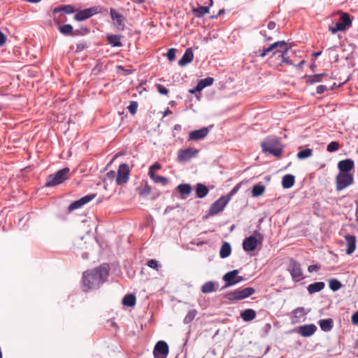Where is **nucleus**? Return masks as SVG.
<instances>
[{"label":"nucleus","mask_w":358,"mask_h":358,"mask_svg":"<svg viewBox=\"0 0 358 358\" xmlns=\"http://www.w3.org/2000/svg\"><path fill=\"white\" fill-rule=\"evenodd\" d=\"M231 252V247L229 243L224 242L220 250V256L221 258L224 259L228 257Z\"/></svg>","instance_id":"obj_33"},{"label":"nucleus","mask_w":358,"mask_h":358,"mask_svg":"<svg viewBox=\"0 0 358 358\" xmlns=\"http://www.w3.org/2000/svg\"><path fill=\"white\" fill-rule=\"evenodd\" d=\"M345 240L347 242L346 253L350 255L353 253L356 248V238L353 235H346Z\"/></svg>","instance_id":"obj_23"},{"label":"nucleus","mask_w":358,"mask_h":358,"mask_svg":"<svg viewBox=\"0 0 358 358\" xmlns=\"http://www.w3.org/2000/svg\"><path fill=\"white\" fill-rule=\"evenodd\" d=\"M256 317V312L251 308L245 309L241 312V317L245 322H250Z\"/></svg>","instance_id":"obj_28"},{"label":"nucleus","mask_w":358,"mask_h":358,"mask_svg":"<svg viewBox=\"0 0 358 358\" xmlns=\"http://www.w3.org/2000/svg\"><path fill=\"white\" fill-rule=\"evenodd\" d=\"M6 40V37L4 34L0 31V45H2Z\"/></svg>","instance_id":"obj_60"},{"label":"nucleus","mask_w":358,"mask_h":358,"mask_svg":"<svg viewBox=\"0 0 358 358\" xmlns=\"http://www.w3.org/2000/svg\"><path fill=\"white\" fill-rule=\"evenodd\" d=\"M320 268V266H319L317 264H313V265H310L308 267V271L310 273H313L314 271H318Z\"/></svg>","instance_id":"obj_58"},{"label":"nucleus","mask_w":358,"mask_h":358,"mask_svg":"<svg viewBox=\"0 0 358 358\" xmlns=\"http://www.w3.org/2000/svg\"><path fill=\"white\" fill-rule=\"evenodd\" d=\"M151 187L148 185L147 180H143L141 185L136 187V190L141 197H146L151 192Z\"/></svg>","instance_id":"obj_20"},{"label":"nucleus","mask_w":358,"mask_h":358,"mask_svg":"<svg viewBox=\"0 0 358 358\" xmlns=\"http://www.w3.org/2000/svg\"><path fill=\"white\" fill-rule=\"evenodd\" d=\"M244 280L243 277L242 276H238V275H236V284L238 283V282H242L243 280Z\"/></svg>","instance_id":"obj_64"},{"label":"nucleus","mask_w":358,"mask_h":358,"mask_svg":"<svg viewBox=\"0 0 358 358\" xmlns=\"http://www.w3.org/2000/svg\"><path fill=\"white\" fill-rule=\"evenodd\" d=\"M83 206L80 199L72 202L68 207L69 212H71L76 209L80 208Z\"/></svg>","instance_id":"obj_49"},{"label":"nucleus","mask_w":358,"mask_h":358,"mask_svg":"<svg viewBox=\"0 0 358 358\" xmlns=\"http://www.w3.org/2000/svg\"><path fill=\"white\" fill-rule=\"evenodd\" d=\"M238 273V271L236 269L225 273L222 277V280L225 282V285L223 286L222 289L236 285L235 280Z\"/></svg>","instance_id":"obj_19"},{"label":"nucleus","mask_w":358,"mask_h":358,"mask_svg":"<svg viewBox=\"0 0 358 358\" xmlns=\"http://www.w3.org/2000/svg\"><path fill=\"white\" fill-rule=\"evenodd\" d=\"M169 352V345L164 341H158L153 350V355L155 358H166Z\"/></svg>","instance_id":"obj_14"},{"label":"nucleus","mask_w":358,"mask_h":358,"mask_svg":"<svg viewBox=\"0 0 358 358\" xmlns=\"http://www.w3.org/2000/svg\"><path fill=\"white\" fill-rule=\"evenodd\" d=\"M294 317L297 319L295 322H298L301 317L306 315L303 307H298L293 310Z\"/></svg>","instance_id":"obj_45"},{"label":"nucleus","mask_w":358,"mask_h":358,"mask_svg":"<svg viewBox=\"0 0 358 358\" xmlns=\"http://www.w3.org/2000/svg\"><path fill=\"white\" fill-rule=\"evenodd\" d=\"M329 288L332 291L336 292L341 288L342 283L338 280L334 278V279H331L329 280Z\"/></svg>","instance_id":"obj_42"},{"label":"nucleus","mask_w":358,"mask_h":358,"mask_svg":"<svg viewBox=\"0 0 358 358\" xmlns=\"http://www.w3.org/2000/svg\"><path fill=\"white\" fill-rule=\"evenodd\" d=\"M109 273L110 266L108 264H102L96 268L83 272L82 278L83 291L98 289L106 282Z\"/></svg>","instance_id":"obj_1"},{"label":"nucleus","mask_w":358,"mask_h":358,"mask_svg":"<svg viewBox=\"0 0 358 358\" xmlns=\"http://www.w3.org/2000/svg\"><path fill=\"white\" fill-rule=\"evenodd\" d=\"M199 153V150L193 148L180 149L178 151L177 161L178 162H186L196 157Z\"/></svg>","instance_id":"obj_10"},{"label":"nucleus","mask_w":358,"mask_h":358,"mask_svg":"<svg viewBox=\"0 0 358 358\" xmlns=\"http://www.w3.org/2000/svg\"><path fill=\"white\" fill-rule=\"evenodd\" d=\"M177 190L182 196H187L192 192V188L188 183L180 184L176 187Z\"/></svg>","instance_id":"obj_35"},{"label":"nucleus","mask_w":358,"mask_h":358,"mask_svg":"<svg viewBox=\"0 0 358 358\" xmlns=\"http://www.w3.org/2000/svg\"><path fill=\"white\" fill-rule=\"evenodd\" d=\"M194 58V54L191 48H187L181 59L178 61V65L184 66L190 63Z\"/></svg>","instance_id":"obj_21"},{"label":"nucleus","mask_w":358,"mask_h":358,"mask_svg":"<svg viewBox=\"0 0 358 358\" xmlns=\"http://www.w3.org/2000/svg\"><path fill=\"white\" fill-rule=\"evenodd\" d=\"M340 148V144L337 141H331L327 145V150L329 152H333L337 151Z\"/></svg>","instance_id":"obj_47"},{"label":"nucleus","mask_w":358,"mask_h":358,"mask_svg":"<svg viewBox=\"0 0 358 358\" xmlns=\"http://www.w3.org/2000/svg\"><path fill=\"white\" fill-rule=\"evenodd\" d=\"M241 187V183H238L231 189V190L227 194L222 196L227 203H229L231 197L238 192Z\"/></svg>","instance_id":"obj_41"},{"label":"nucleus","mask_w":358,"mask_h":358,"mask_svg":"<svg viewBox=\"0 0 358 358\" xmlns=\"http://www.w3.org/2000/svg\"><path fill=\"white\" fill-rule=\"evenodd\" d=\"M90 33V29L87 27H80L79 29H76L73 31V37L78 36H85Z\"/></svg>","instance_id":"obj_44"},{"label":"nucleus","mask_w":358,"mask_h":358,"mask_svg":"<svg viewBox=\"0 0 358 358\" xmlns=\"http://www.w3.org/2000/svg\"><path fill=\"white\" fill-rule=\"evenodd\" d=\"M197 315V310L195 309L190 310L184 318L183 322L185 324H189L193 321Z\"/></svg>","instance_id":"obj_43"},{"label":"nucleus","mask_w":358,"mask_h":358,"mask_svg":"<svg viewBox=\"0 0 358 358\" xmlns=\"http://www.w3.org/2000/svg\"><path fill=\"white\" fill-rule=\"evenodd\" d=\"M209 133L208 127H203L200 129H196L191 131L189 134V141H199L204 138Z\"/></svg>","instance_id":"obj_18"},{"label":"nucleus","mask_w":358,"mask_h":358,"mask_svg":"<svg viewBox=\"0 0 358 358\" xmlns=\"http://www.w3.org/2000/svg\"><path fill=\"white\" fill-rule=\"evenodd\" d=\"M224 13V9H221L219 10L218 13L215 15H212L210 17L211 18H217V17H219L220 15H221L222 13Z\"/></svg>","instance_id":"obj_63"},{"label":"nucleus","mask_w":358,"mask_h":358,"mask_svg":"<svg viewBox=\"0 0 358 358\" xmlns=\"http://www.w3.org/2000/svg\"><path fill=\"white\" fill-rule=\"evenodd\" d=\"M227 204L228 203L226 201L225 199L222 196H220L210 205L208 210L207 211L206 217L214 216L222 212Z\"/></svg>","instance_id":"obj_11"},{"label":"nucleus","mask_w":358,"mask_h":358,"mask_svg":"<svg viewBox=\"0 0 358 358\" xmlns=\"http://www.w3.org/2000/svg\"><path fill=\"white\" fill-rule=\"evenodd\" d=\"M161 169V165L158 162H155L153 165L150 166L149 168V175L151 173H154L155 170H158Z\"/></svg>","instance_id":"obj_56"},{"label":"nucleus","mask_w":358,"mask_h":358,"mask_svg":"<svg viewBox=\"0 0 358 358\" xmlns=\"http://www.w3.org/2000/svg\"><path fill=\"white\" fill-rule=\"evenodd\" d=\"M166 57L169 61L174 60L176 58V50L174 48L169 49L166 53Z\"/></svg>","instance_id":"obj_55"},{"label":"nucleus","mask_w":358,"mask_h":358,"mask_svg":"<svg viewBox=\"0 0 358 358\" xmlns=\"http://www.w3.org/2000/svg\"><path fill=\"white\" fill-rule=\"evenodd\" d=\"M110 15L112 20L115 22V26L120 31H123L125 29V18L124 16L116 11L114 8H110Z\"/></svg>","instance_id":"obj_15"},{"label":"nucleus","mask_w":358,"mask_h":358,"mask_svg":"<svg viewBox=\"0 0 358 358\" xmlns=\"http://www.w3.org/2000/svg\"><path fill=\"white\" fill-rule=\"evenodd\" d=\"M53 21L55 24L59 27L62 22L66 21V18H62V15H59V13L53 14Z\"/></svg>","instance_id":"obj_50"},{"label":"nucleus","mask_w":358,"mask_h":358,"mask_svg":"<svg viewBox=\"0 0 358 358\" xmlns=\"http://www.w3.org/2000/svg\"><path fill=\"white\" fill-rule=\"evenodd\" d=\"M52 14H59L64 13V14H72L76 12L75 8L72 5H62L56 8H54L52 10Z\"/></svg>","instance_id":"obj_22"},{"label":"nucleus","mask_w":358,"mask_h":358,"mask_svg":"<svg viewBox=\"0 0 358 358\" xmlns=\"http://www.w3.org/2000/svg\"><path fill=\"white\" fill-rule=\"evenodd\" d=\"M129 167L127 164H121L119 166L117 176H116V184L117 185H122L127 183L129 179Z\"/></svg>","instance_id":"obj_12"},{"label":"nucleus","mask_w":358,"mask_h":358,"mask_svg":"<svg viewBox=\"0 0 358 358\" xmlns=\"http://www.w3.org/2000/svg\"><path fill=\"white\" fill-rule=\"evenodd\" d=\"M313 155V150L310 148H306L303 150H300L296 156L297 158L299 159H305L306 158H308Z\"/></svg>","instance_id":"obj_40"},{"label":"nucleus","mask_w":358,"mask_h":358,"mask_svg":"<svg viewBox=\"0 0 358 358\" xmlns=\"http://www.w3.org/2000/svg\"><path fill=\"white\" fill-rule=\"evenodd\" d=\"M288 52H286L285 53L280 52V55L279 57H281V62L280 63V65H282V64H289L290 65L296 66V65L294 64L291 59H289V57H287Z\"/></svg>","instance_id":"obj_48"},{"label":"nucleus","mask_w":358,"mask_h":358,"mask_svg":"<svg viewBox=\"0 0 358 358\" xmlns=\"http://www.w3.org/2000/svg\"><path fill=\"white\" fill-rule=\"evenodd\" d=\"M255 293V289L251 287H248L243 289H236L235 290L229 292L224 295V298L234 301L245 299Z\"/></svg>","instance_id":"obj_5"},{"label":"nucleus","mask_w":358,"mask_h":358,"mask_svg":"<svg viewBox=\"0 0 358 358\" xmlns=\"http://www.w3.org/2000/svg\"><path fill=\"white\" fill-rule=\"evenodd\" d=\"M156 87L159 94L166 95L169 93V90L161 84H157Z\"/></svg>","instance_id":"obj_54"},{"label":"nucleus","mask_w":358,"mask_h":358,"mask_svg":"<svg viewBox=\"0 0 358 358\" xmlns=\"http://www.w3.org/2000/svg\"><path fill=\"white\" fill-rule=\"evenodd\" d=\"M148 266H149L151 268H153L156 271H159L162 268V266L160 264H159L158 261L156 259H152L148 261L147 262Z\"/></svg>","instance_id":"obj_46"},{"label":"nucleus","mask_w":358,"mask_h":358,"mask_svg":"<svg viewBox=\"0 0 358 358\" xmlns=\"http://www.w3.org/2000/svg\"><path fill=\"white\" fill-rule=\"evenodd\" d=\"M264 153H269L276 157H280L283 153V146L279 139L273 136H268L261 143Z\"/></svg>","instance_id":"obj_2"},{"label":"nucleus","mask_w":358,"mask_h":358,"mask_svg":"<svg viewBox=\"0 0 358 358\" xmlns=\"http://www.w3.org/2000/svg\"><path fill=\"white\" fill-rule=\"evenodd\" d=\"M115 176V172L114 171H110L106 173V176L108 178H113Z\"/></svg>","instance_id":"obj_62"},{"label":"nucleus","mask_w":358,"mask_h":358,"mask_svg":"<svg viewBox=\"0 0 358 358\" xmlns=\"http://www.w3.org/2000/svg\"><path fill=\"white\" fill-rule=\"evenodd\" d=\"M58 29L64 36H72L73 28V26L70 24H66L62 26H59Z\"/></svg>","instance_id":"obj_36"},{"label":"nucleus","mask_w":358,"mask_h":358,"mask_svg":"<svg viewBox=\"0 0 358 358\" xmlns=\"http://www.w3.org/2000/svg\"><path fill=\"white\" fill-rule=\"evenodd\" d=\"M192 11L195 17L201 18L209 13V7L199 5L196 8H192Z\"/></svg>","instance_id":"obj_27"},{"label":"nucleus","mask_w":358,"mask_h":358,"mask_svg":"<svg viewBox=\"0 0 358 358\" xmlns=\"http://www.w3.org/2000/svg\"><path fill=\"white\" fill-rule=\"evenodd\" d=\"M87 48H88L87 43L86 42H85V41H82V42H80V43L77 44L76 52V53L80 52L83 50H85V49H86Z\"/></svg>","instance_id":"obj_53"},{"label":"nucleus","mask_w":358,"mask_h":358,"mask_svg":"<svg viewBox=\"0 0 358 358\" xmlns=\"http://www.w3.org/2000/svg\"><path fill=\"white\" fill-rule=\"evenodd\" d=\"M352 323L355 325L358 324V310L356 311L351 317Z\"/></svg>","instance_id":"obj_59"},{"label":"nucleus","mask_w":358,"mask_h":358,"mask_svg":"<svg viewBox=\"0 0 358 358\" xmlns=\"http://www.w3.org/2000/svg\"><path fill=\"white\" fill-rule=\"evenodd\" d=\"M136 303V299L134 294H126L122 299V304L127 307H133Z\"/></svg>","instance_id":"obj_34"},{"label":"nucleus","mask_w":358,"mask_h":358,"mask_svg":"<svg viewBox=\"0 0 358 358\" xmlns=\"http://www.w3.org/2000/svg\"><path fill=\"white\" fill-rule=\"evenodd\" d=\"M95 196H96V194H87L86 196H83L82 198H80V200L84 206L85 204L89 203L93 199H94Z\"/></svg>","instance_id":"obj_51"},{"label":"nucleus","mask_w":358,"mask_h":358,"mask_svg":"<svg viewBox=\"0 0 358 358\" xmlns=\"http://www.w3.org/2000/svg\"><path fill=\"white\" fill-rule=\"evenodd\" d=\"M317 328L314 324L299 326L297 330L299 334L303 337H310L315 334Z\"/></svg>","instance_id":"obj_17"},{"label":"nucleus","mask_w":358,"mask_h":358,"mask_svg":"<svg viewBox=\"0 0 358 358\" xmlns=\"http://www.w3.org/2000/svg\"><path fill=\"white\" fill-rule=\"evenodd\" d=\"M99 12V8L97 6L85 8L77 11L74 15V20L76 21H83Z\"/></svg>","instance_id":"obj_13"},{"label":"nucleus","mask_w":358,"mask_h":358,"mask_svg":"<svg viewBox=\"0 0 358 358\" xmlns=\"http://www.w3.org/2000/svg\"><path fill=\"white\" fill-rule=\"evenodd\" d=\"M265 187L262 184H256L253 186L252 189V195L254 197H257L264 194Z\"/></svg>","instance_id":"obj_37"},{"label":"nucleus","mask_w":358,"mask_h":358,"mask_svg":"<svg viewBox=\"0 0 358 358\" xmlns=\"http://www.w3.org/2000/svg\"><path fill=\"white\" fill-rule=\"evenodd\" d=\"M352 25V20L350 15L347 13H341L340 19L336 22L334 27H329V30L332 34H336L338 31H345Z\"/></svg>","instance_id":"obj_9"},{"label":"nucleus","mask_w":358,"mask_h":358,"mask_svg":"<svg viewBox=\"0 0 358 358\" xmlns=\"http://www.w3.org/2000/svg\"><path fill=\"white\" fill-rule=\"evenodd\" d=\"M338 169L339 173H350V172L355 169V162L351 159H346L338 162Z\"/></svg>","instance_id":"obj_16"},{"label":"nucleus","mask_w":358,"mask_h":358,"mask_svg":"<svg viewBox=\"0 0 358 358\" xmlns=\"http://www.w3.org/2000/svg\"><path fill=\"white\" fill-rule=\"evenodd\" d=\"M325 287V283L324 282H316L312 284H310L307 287V290L310 294H315L316 292H319L322 290Z\"/></svg>","instance_id":"obj_26"},{"label":"nucleus","mask_w":358,"mask_h":358,"mask_svg":"<svg viewBox=\"0 0 358 358\" xmlns=\"http://www.w3.org/2000/svg\"><path fill=\"white\" fill-rule=\"evenodd\" d=\"M150 177L156 183H162L164 186L169 183L168 178L162 176L156 175L155 173H151V174H150Z\"/></svg>","instance_id":"obj_38"},{"label":"nucleus","mask_w":358,"mask_h":358,"mask_svg":"<svg viewBox=\"0 0 358 358\" xmlns=\"http://www.w3.org/2000/svg\"><path fill=\"white\" fill-rule=\"evenodd\" d=\"M214 79L212 77H207L204 79H201L198 82L196 86V90L198 92H201L205 87L212 85Z\"/></svg>","instance_id":"obj_31"},{"label":"nucleus","mask_w":358,"mask_h":358,"mask_svg":"<svg viewBox=\"0 0 358 358\" xmlns=\"http://www.w3.org/2000/svg\"><path fill=\"white\" fill-rule=\"evenodd\" d=\"M287 271L290 273L292 280L296 283L305 278L301 264L294 259L289 260Z\"/></svg>","instance_id":"obj_8"},{"label":"nucleus","mask_w":358,"mask_h":358,"mask_svg":"<svg viewBox=\"0 0 358 358\" xmlns=\"http://www.w3.org/2000/svg\"><path fill=\"white\" fill-rule=\"evenodd\" d=\"M354 183V176L352 173H338L336 177V189L340 192Z\"/></svg>","instance_id":"obj_7"},{"label":"nucleus","mask_w":358,"mask_h":358,"mask_svg":"<svg viewBox=\"0 0 358 358\" xmlns=\"http://www.w3.org/2000/svg\"><path fill=\"white\" fill-rule=\"evenodd\" d=\"M122 36L117 34H109L106 36L107 42L113 47H122Z\"/></svg>","instance_id":"obj_25"},{"label":"nucleus","mask_w":358,"mask_h":358,"mask_svg":"<svg viewBox=\"0 0 358 358\" xmlns=\"http://www.w3.org/2000/svg\"><path fill=\"white\" fill-rule=\"evenodd\" d=\"M138 108V103L136 101H131L129 106H128V110L131 114L134 115Z\"/></svg>","instance_id":"obj_52"},{"label":"nucleus","mask_w":358,"mask_h":358,"mask_svg":"<svg viewBox=\"0 0 358 358\" xmlns=\"http://www.w3.org/2000/svg\"><path fill=\"white\" fill-rule=\"evenodd\" d=\"M215 284L213 281H208L203 285L201 287V292L203 293H210L216 291L217 288L215 287Z\"/></svg>","instance_id":"obj_39"},{"label":"nucleus","mask_w":358,"mask_h":358,"mask_svg":"<svg viewBox=\"0 0 358 358\" xmlns=\"http://www.w3.org/2000/svg\"><path fill=\"white\" fill-rule=\"evenodd\" d=\"M318 324L320 329L325 332L331 331L334 327V322L331 318L320 320Z\"/></svg>","instance_id":"obj_30"},{"label":"nucleus","mask_w":358,"mask_h":358,"mask_svg":"<svg viewBox=\"0 0 358 358\" xmlns=\"http://www.w3.org/2000/svg\"><path fill=\"white\" fill-rule=\"evenodd\" d=\"M295 182V177L292 174H287L283 176L282 186L284 189L291 188Z\"/></svg>","instance_id":"obj_29"},{"label":"nucleus","mask_w":358,"mask_h":358,"mask_svg":"<svg viewBox=\"0 0 358 358\" xmlns=\"http://www.w3.org/2000/svg\"><path fill=\"white\" fill-rule=\"evenodd\" d=\"M327 90V86L324 85H320L317 87L316 92L318 94H323Z\"/></svg>","instance_id":"obj_57"},{"label":"nucleus","mask_w":358,"mask_h":358,"mask_svg":"<svg viewBox=\"0 0 358 358\" xmlns=\"http://www.w3.org/2000/svg\"><path fill=\"white\" fill-rule=\"evenodd\" d=\"M276 26V24L275 22H273V21H270L268 23V25H267V27L268 29L270 30H273L275 29Z\"/></svg>","instance_id":"obj_61"},{"label":"nucleus","mask_w":358,"mask_h":358,"mask_svg":"<svg viewBox=\"0 0 358 358\" xmlns=\"http://www.w3.org/2000/svg\"><path fill=\"white\" fill-rule=\"evenodd\" d=\"M291 48L292 45L287 43L285 41H279L275 42L267 48L264 47L262 50H259V55H257L261 57H264L270 52H273V55L280 52L285 53L288 52Z\"/></svg>","instance_id":"obj_4"},{"label":"nucleus","mask_w":358,"mask_h":358,"mask_svg":"<svg viewBox=\"0 0 358 358\" xmlns=\"http://www.w3.org/2000/svg\"><path fill=\"white\" fill-rule=\"evenodd\" d=\"M327 74L323 73H317L314 75H306L304 78L306 79V82L307 84L313 85L317 83H320L322 81V78L326 77Z\"/></svg>","instance_id":"obj_24"},{"label":"nucleus","mask_w":358,"mask_h":358,"mask_svg":"<svg viewBox=\"0 0 358 358\" xmlns=\"http://www.w3.org/2000/svg\"><path fill=\"white\" fill-rule=\"evenodd\" d=\"M209 192L208 188L202 183H197L196 186V197L202 199L205 197Z\"/></svg>","instance_id":"obj_32"},{"label":"nucleus","mask_w":358,"mask_h":358,"mask_svg":"<svg viewBox=\"0 0 358 358\" xmlns=\"http://www.w3.org/2000/svg\"><path fill=\"white\" fill-rule=\"evenodd\" d=\"M70 177V169L65 167L57 171L54 174H50L47 178L45 187H54L58 185Z\"/></svg>","instance_id":"obj_3"},{"label":"nucleus","mask_w":358,"mask_h":358,"mask_svg":"<svg viewBox=\"0 0 358 358\" xmlns=\"http://www.w3.org/2000/svg\"><path fill=\"white\" fill-rule=\"evenodd\" d=\"M263 239V235L257 231H255L252 236H250L243 240V248L245 252L254 251L258 244H262Z\"/></svg>","instance_id":"obj_6"}]
</instances>
